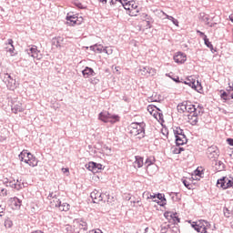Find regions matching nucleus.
<instances>
[{
  "label": "nucleus",
  "mask_w": 233,
  "mask_h": 233,
  "mask_svg": "<svg viewBox=\"0 0 233 233\" xmlns=\"http://www.w3.org/2000/svg\"><path fill=\"white\" fill-rule=\"evenodd\" d=\"M197 33L199 34V35H201L203 37V39H205V35H205V33H203L199 30H198Z\"/></svg>",
  "instance_id": "864d4df0"
},
{
  "label": "nucleus",
  "mask_w": 233,
  "mask_h": 233,
  "mask_svg": "<svg viewBox=\"0 0 233 233\" xmlns=\"http://www.w3.org/2000/svg\"><path fill=\"white\" fill-rule=\"evenodd\" d=\"M87 169L90 170V172H93V174H97L100 170H103V165L95 162H89L87 165Z\"/></svg>",
  "instance_id": "f3484780"
},
{
  "label": "nucleus",
  "mask_w": 233,
  "mask_h": 233,
  "mask_svg": "<svg viewBox=\"0 0 233 233\" xmlns=\"http://www.w3.org/2000/svg\"><path fill=\"white\" fill-rule=\"evenodd\" d=\"M204 42L206 46H208V48H210V50H214V46H212V43L210 42V40L207 38V35H204Z\"/></svg>",
  "instance_id": "c9c22d12"
},
{
  "label": "nucleus",
  "mask_w": 233,
  "mask_h": 233,
  "mask_svg": "<svg viewBox=\"0 0 233 233\" xmlns=\"http://www.w3.org/2000/svg\"><path fill=\"white\" fill-rule=\"evenodd\" d=\"M74 231H72V226H66V230L69 233H79L81 232V230H86L87 226H86V222L85 221H76L74 224Z\"/></svg>",
  "instance_id": "6e6552de"
},
{
  "label": "nucleus",
  "mask_w": 233,
  "mask_h": 233,
  "mask_svg": "<svg viewBox=\"0 0 233 233\" xmlns=\"http://www.w3.org/2000/svg\"><path fill=\"white\" fill-rule=\"evenodd\" d=\"M221 99H224V101H227L229 99L230 95H228V92L223 91L222 94L220 95Z\"/></svg>",
  "instance_id": "ea45409f"
},
{
  "label": "nucleus",
  "mask_w": 233,
  "mask_h": 233,
  "mask_svg": "<svg viewBox=\"0 0 233 233\" xmlns=\"http://www.w3.org/2000/svg\"><path fill=\"white\" fill-rule=\"evenodd\" d=\"M133 207H143L141 198H137V200L133 201Z\"/></svg>",
  "instance_id": "79ce46f5"
},
{
  "label": "nucleus",
  "mask_w": 233,
  "mask_h": 233,
  "mask_svg": "<svg viewBox=\"0 0 233 233\" xmlns=\"http://www.w3.org/2000/svg\"><path fill=\"white\" fill-rule=\"evenodd\" d=\"M163 14H164V15H166L167 19H169V21H172V23H173V25H175V26H179V22L176 18H174L173 16H170L165 13H163Z\"/></svg>",
  "instance_id": "473e14b6"
},
{
  "label": "nucleus",
  "mask_w": 233,
  "mask_h": 233,
  "mask_svg": "<svg viewBox=\"0 0 233 233\" xmlns=\"http://www.w3.org/2000/svg\"><path fill=\"white\" fill-rule=\"evenodd\" d=\"M129 134L133 137L136 136H141L142 137H145V128L143 127V125L139 123H132L129 127Z\"/></svg>",
  "instance_id": "20e7f679"
},
{
  "label": "nucleus",
  "mask_w": 233,
  "mask_h": 233,
  "mask_svg": "<svg viewBox=\"0 0 233 233\" xmlns=\"http://www.w3.org/2000/svg\"><path fill=\"white\" fill-rule=\"evenodd\" d=\"M188 114H196V113H198V109L196 108V106H194L193 104L191 103H187V111Z\"/></svg>",
  "instance_id": "bb28decb"
},
{
  "label": "nucleus",
  "mask_w": 233,
  "mask_h": 233,
  "mask_svg": "<svg viewBox=\"0 0 233 233\" xmlns=\"http://www.w3.org/2000/svg\"><path fill=\"white\" fill-rule=\"evenodd\" d=\"M147 198V199H152L154 201V199H156V195H151L150 192L146 191L143 193V197Z\"/></svg>",
  "instance_id": "e433bc0d"
},
{
  "label": "nucleus",
  "mask_w": 233,
  "mask_h": 233,
  "mask_svg": "<svg viewBox=\"0 0 233 233\" xmlns=\"http://www.w3.org/2000/svg\"><path fill=\"white\" fill-rule=\"evenodd\" d=\"M98 119L103 121V123H111V125H114L115 123H119L121 117L118 115H112L108 111H102L98 115Z\"/></svg>",
  "instance_id": "7ed1b4c3"
},
{
  "label": "nucleus",
  "mask_w": 233,
  "mask_h": 233,
  "mask_svg": "<svg viewBox=\"0 0 233 233\" xmlns=\"http://www.w3.org/2000/svg\"><path fill=\"white\" fill-rule=\"evenodd\" d=\"M28 54L31 56V57H34V59H36L37 61H41V59H43V54H41V51L37 49V46H32Z\"/></svg>",
  "instance_id": "2eb2a0df"
},
{
  "label": "nucleus",
  "mask_w": 233,
  "mask_h": 233,
  "mask_svg": "<svg viewBox=\"0 0 233 233\" xmlns=\"http://www.w3.org/2000/svg\"><path fill=\"white\" fill-rule=\"evenodd\" d=\"M32 233H44V232L41 230H35V231H33Z\"/></svg>",
  "instance_id": "bf43d9fd"
},
{
  "label": "nucleus",
  "mask_w": 233,
  "mask_h": 233,
  "mask_svg": "<svg viewBox=\"0 0 233 233\" xmlns=\"http://www.w3.org/2000/svg\"><path fill=\"white\" fill-rule=\"evenodd\" d=\"M120 4L125 8V10H127L129 13V15L136 16L137 14H139V5L136 1H120Z\"/></svg>",
  "instance_id": "f03ea898"
},
{
  "label": "nucleus",
  "mask_w": 233,
  "mask_h": 233,
  "mask_svg": "<svg viewBox=\"0 0 233 233\" xmlns=\"http://www.w3.org/2000/svg\"><path fill=\"white\" fill-rule=\"evenodd\" d=\"M227 142L228 143V145H230L231 147H233V138H228Z\"/></svg>",
  "instance_id": "603ef678"
},
{
  "label": "nucleus",
  "mask_w": 233,
  "mask_h": 233,
  "mask_svg": "<svg viewBox=\"0 0 233 233\" xmlns=\"http://www.w3.org/2000/svg\"><path fill=\"white\" fill-rule=\"evenodd\" d=\"M4 79L5 80L6 86L9 90H15V88H17L15 79L12 78L10 75L5 74Z\"/></svg>",
  "instance_id": "4468645a"
},
{
  "label": "nucleus",
  "mask_w": 233,
  "mask_h": 233,
  "mask_svg": "<svg viewBox=\"0 0 233 233\" xmlns=\"http://www.w3.org/2000/svg\"><path fill=\"white\" fill-rule=\"evenodd\" d=\"M191 227H193L197 232L205 233L208 228H210V223L205 220H198L197 222H193Z\"/></svg>",
  "instance_id": "0eeeda50"
},
{
  "label": "nucleus",
  "mask_w": 233,
  "mask_h": 233,
  "mask_svg": "<svg viewBox=\"0 0 233 233\" xmlns=\"http://www.w3.org/2000/svg\"><path fill=\"white\" fill-rule=\"evenodd\" d=\"M224 216H225V218H232L233 217V210L228 208H224Z\"/></svg>",
  "instance_id": "72a5a7b5"
},
{
  "label": "nucleus",
  "mask_w": 233,
  "mask_h": 233,
  "mask_svg": "<svg viewBox=\"0 0 233 233\" xmlns=\"http://www.w3.org/2000/svg\"><path fill=\"white\" fill-rule=\"evenodd\" d=\"M107 201L108 203H113V201H115L114 197L110 198V196H108Z\"/></svg>",
  "instance_id": "6e6d98bb"
},
{
  "label": "nucleus",
  "mask_w": 233,
  "mask_h": 233,
  "mask_svg": "<svg viewBox=\"0 0 233 233\" xmlns=\"http://www.w3.org/2000/svg\"><path fill=\"white\" fill-rule=\"evenodd\" d=\"M176 143L178 146L187 144V136H185V133L176 137Z\"/></svg>",
  "instance_id": "a878e982"
},
{
  "label": "nucleus",
  "mask_w": 233,
  "mask_h": 233,
  "mask_svg": "<svg viewBox=\"0 0 233 233\" xmlns=\"http://www.w3.org/2000/svg\"><path fill=\"white\" fill-rule=\"evenodd\" d=\"M183 83L184 85H188V86H191V88H194V90H196L199 94L203 92V86H201V83H199V81H197L194 76H188Z\"/></svg>",
  "instance_id": "39448f33"
},
{
  "label": "nucleus",
  "mask_w": 233,
  "mask_h": 233,
  "mask_svg": "<svg viewBox=\"0 0 233 233\" xmlns=\"http://www.w3.org/2000/svg\"><path fill=\"white\" fill-rule=\"evenodd\" d=\"M155 203H157L160 207H165L167 205V199L163 194L156 195V199H154Z\"/></svg>",
  "instance_id": "412c9836"
},
{
  "label": "nucleus",
  "mask_w": 233,
  "mask_h": 233,
  "mask_svg": "<svg viewBox=\"0 0 233 233\" xmlns=\"http://www.w3.org/2000/svg\"><path fill=\"white\" fill-rule=\"evenodd\" d=\"M173 81H175V83H181V81L179 80V76H176L172 78Z\"/></svg>",
  "instance_id": "8fccbe9b"
},
{
  "label": "nucleus",
  "mask_w": 233,
  "mask_h": 233,
  "mask_svg": "<svg viewBox=\"0 0 233 233\" xmlns=\"http://www.w3.org/2000/svg\"><path fill=\"white\" fill-rule=\"evenodd\" d=\"M3 216H5L4 212H0V218H3Z\"/></svg>",
  "instance_id": "052dcab7"
},
{
  "label": "nucleus",
  "mask_w": 233,
  "mask_h": 233,
  "mask_svg": "<svg viewBox=\"0 0 233 233\" xmlns=\"http://www.w3.org/2000/svg\"><path fill=\"white\" fill-rule=\"evenodd\" d=\"M90 196L93 203H101V201H103V194L97 189H95L93 192H91Z\"/></svg>",
  "instance_id": "aec40b11"
},
{
  "label": "nucleus",
  "mask_w": 233,
  "mask_h": 233,
  "mask_svg": "<svg viewBox=\"0 0 233 233\" xmlns=\"http://www.w3.org/2000/svg\"><path fill=\"white\" fill-rule=\"evenodd\" d=\"M19 159L29 167H37V163H39V160L26 149L19 154Z\"/></svg>",
  "instance_id": "f257e3e1"
},
{
  "label": "nucleus",
  "mask_w": 233,
  "mask_h": 233,
  "mask_svg": "<svg viewBox=\"0 0 233 233\" xmlns=\"http://www.w3.org/2000/svg\"><path fill=\"white\" fill-rule=\"evenodd\" d=\"M135 168H141L143 167V165H145L144 161H143V157L140 156H137L135 157V161L133 163Z\"/></svg>",
  "instance_id": "b1692460"
},
{
  "label": "nucleus",
  "mask_w": 233,
  "mask_h": 233,
  "mask_svg": "<svg viewBox=\"0 0 233 233\" xmlns=\"http://www.w3.org/2000/svg\"><path fill=\"white\" fill-rule=\"evenodd\" d=\"M21 205H23V201H21L17 197H14L9 199V207L12 210H20Z\"/></svg>",
  "instance_id": "ddd939ff"
},
{
  "label": "nucleus",
  "mask_w": 233,
  "mask_h": 233,
  "mask_svg": "<svg viewBox=\"0 0 233 233\" xmlns=\"http://www.w3.org/2000/svg\"><path fill=\"white\" fill-rule=\"evenodd\" d=\"M0 196H7L6 189L0 187Z\"/></svg>",
  "instance_id": "c03bdc74"
},
{
  "label": "nucleus",
  "mask_w": 233,
  "mask_h": 233,
  "mask_svg": "<svg viewBox=\"0 0 233 233\" xmlns=\"http://www.w3.org/2000/svg\"><path fill=\"white\" fill-rule=\"evenodd\" d=\"M6 45V51L10 54V56H15L14 51L15 50V47L14 46V40L8 39Z\"/></svg>",
  "instance_id": "393cba45"
},
{
  "label": "nucleus",
  "mask_w": 233,
  "mask_h": 233,
  "mask_svg": "<svg viewBox=\"0 0 233 233\" xmlns=\"http://www.w3.org/2000/svg\"><path fill=\"white\" fill-rule=\"evenodd\" d=\"M147 112L157 119V121H163V114L159 112V109L156 106L149 105L147 106Z\"/></svg>",
  "instance_id": "9d476101"
},
{
  "label": "nucleus",
  "mask_w": 233,
  "mask_h": 233,
  "mask_svg": "<svg viewBox=\"0 0 233 233\" xmlns=\"http://www.w3.org/2000/svg\"><path fill=\"white\" fill-rule=\"evenodd\" d=\"M175 63L177 65H183L187 61V55L182 52H177L173 57Z\"/></svg>",
  "instance_id": "6ab92c4d"
},
{
  "label": "nucleus",
  "mask_w": 233,
  "mask_h": 233,
  "mask_svg": "<svg viewBox=\"0 0 233 233\" xmlns=\"http://www.w3.org/2000/svg\"><path fill=\"white\" fill-rule=\"evenodd\" d=\"M58 208L61 212H68V210H70V204L68 203L61 204L60 202V206H58Z\"/></svg>",
  "instance_id": "c756f323"
},
{
  "label": "nucleus",
  "mask_w": 233,
  "mask_h": 233,
  "mask_svg": "<svg viewBox=\"0 0 233 233\" xmlns=\"http://www.w3.org/2000/svg\"><path fill=\"white\" fill-rule=\"evenodd\" d=\"M183 185L188 188V190H192V184L185 178H182Z\"/></svg>",
  "instance_id": "4c0bfd02"
},
{
  "label": "nucleus",
  "mask_w": 233,
  "mask_h": 233,
  "mask_svg": "<svg viewBox=\"0 0 233 233\" xmlns=\"http://www.w3.org/2000/svg\"><path fill=\"white\" fill-rule=\"evenodd\" d=\"M75 6H76V8H80L83 9L86 6V5L81 3L80 1H76L74 3Z\"/></svg>",
  "instance_id": "a19ab883"
},
{
  "label": "nucleus",
  "mask_w": 233,
  "mask_h": 233,
  "mask_svg": "<svg viewBox=\"0 0 233 233\" xmlns=\"http://www.w3.org/2000/svg\"><path fill=\"white\" fill-rule=\"evenodd\" d=\"M63 174H68L70 170L68 168H62Z\"/></svg>",
  "instance_id": "5fc2aeb1"
},
{
  "label": "nucleus",
  "mask_w": 233,
  "mask_h": 233,
  "mask_svg": "<svg viewBox=\"0 0 233 233\" xmlns=\"http://www.w3.org/2000/svg\"><path fill=\"white\" fill-rule=\"evenodd\" d=\"M66 23L69 26H75V25H81V23H83V18L77 16V15H70L69 13L66 15Z\"/></svg>",
  "instance_id": "1a4fd4ad"
},
{
  "label": "nucleus",
  "mask_w": 233,
  "mask_h": 233,
  "mask_svg": "<svg viewBox=\"0 0 233 233\" xmlns=\"http://www.w3.org/2000/svg\"><path fill=\"white\" fill-rule=\"evenodd\" d=\"M47 199L50 202L51 208H57L61 205V200L56 196H54L53 194H49V196L47 197Z\"/></svg>",
  "instance_id": "dca6fc26"
},
{
  "label": "nucleus",
  "mask_w": 233,
  "mask_h": 233,
  "mask_svg": "<svg viewBox=\"0 0 233 233\" xmlns=\"http://www.w3.org/2000/svg\"><path fill=\"white\" fill-rule=\"evenodd\" d=\"M173 132H174L175 137H177V136H182L184 134L183 129H181V127H175L173 128Z\"/></svg>",
  "instance_id": "2f4dec72"
},
{
  "label": "nucleus",
  "mask_w": 233,
  "mask_h": 233,
  "mask_svg": "<svg viewBox=\"0 0 233 233\" xmlns=\"http://www.w3.org/2000/svg\"><path fill=\"white\" fill-rule=\"evenodd\" d=\"M229 97H231V99H233V90H227Z\"/></svg>",
  "instance_id": "3c124183"
},
{
  "label": "nucleus",
  "mask_w": 233,
  "mask_h": 233,
  "mask_svg": "<svg viewBox=\"0 0 233 233\" xmlns=\"http://www.w3.org/2000/svg\"><path fill=\"white\" fill-rule=\"evenodd\" d=\"M147 173L149 176H154L157 172V166L156 165V159L148 157L145 162Z\"/></svg>",
  "instance_id": "423d86ee"
},
{
  "label": "nucleus",
  "mask_w": 233,
  "mask_h": 233,
  "mask_svg": "<svg viewBox=\"0 0 233 233\" xmlns=\"http://www.w3.org/2000/svg\"><path fill=\"white\" fill-rule=\"evenodd\" d=\"M229 21H231V23H233V14L229 15Z\"/></svg>",
  "instance_id": "4d7b16f0"
},
{
  "label": "nucleus",
  "mask_w": 233,
  "mask_h": 233,
  "mask_svg": "<svg viewBox=\"0 0 233 233\" xmlns=\"http://www.w3.org/2000/svg\"><path fill=\"white\" fill-rule=\"evenodd\" d=\"M64 41L65 38H63V36H56L52 39V45H54V46H56V48H61Z\"/></svg>",
  "instance_id": "5701e85b"
},
{
  "label": "nucleus",
  "mask_w": 233,
  "mask_h": 233,
  "mask_svg": "<svg viewBox=\"0 0 233 233\" xmlns=\"http://www.w3.org/2000/svg\"><path fill=\"white\" fill-rule=\"evenodd\" d=\"M89 233H103V231H101V229H93L90 230Z\"/></svg>",
  "instance_id": "de8ad7c7"
},
{
  "label": "nucleus",
  "mask_w": 233,
  "mask_h": 233,
  "mask_svg": "<svg viewBox=\"0 0 233 233\" xmlns=\"http://www.w3.org/2000/svg\"><path fill=\"white\" fill-rule=\"evenodd\" d=\"M217 187L223 188L224 190H226V188H233V181L228 179V177H224L218 180Z\"/></svg>",
  "instance_id": "9b49d317"
},
{
  "label": "nucleus",
  "mask_w": 233,
  "mask_h": 233,
  "mask_svg": "<svg viewBox=\"0 0 233 233\" xmlns=\"http://www.w3.org/2000/svg\"><path fill=\"white\" fill-rule=\"evenodd\" d=\"M140 71L142 76H148V72L145 69V67H143Z\"/></svg>",
  "instance_id": "a18cd8bd"
},
{
  "label": "nucleus",
  "mask_w": 233,
  "mask_h": 233,
  "mask_svg": "<svg viewBox=\"0 0 233 233\" xmlns=\"http://www.w3.org/2000/svg\"><path fill=\"white\" fill-rule=\"evenodd\" d=\"M194 177H192V179H198V177H201V176H203V173L201 172V169H199V167H198L193 174Z\"/></svg>",
  "instance_id": "f704fd0d"
},
{
  "label": "nucleus",
  "mask_w": 233,
  "mask_h": 233,
  "mask_svg": "<svg viewBox=\"0 0 233 233\" xmlns=\"http://www.w3.org/2000/svg\"><path fill=\"white\" fill-rule=\"evenodd\" d=\"M99 83V79L97 77H92L90 79V84L91 85H97Z\"/></svg>",
  "instance_id": "37998d69"
},
{
  "label": "nucleus",
  "mask_w": 233,
  "mask_h": 233,
  "mask_svg": "<svg viewBox=\"0 0 233 233\" xmlns=\"http://www.w3.org/2000/svg\"><path fill=\"white\" fill-rule=\"evenodd\" d=\"M181 151H183V148H175L174 154H181Z\"/></svg>",
  "instance_id": "49530a36"
},
{
  "label": "nucleus",
  "mask_w": 233,
  "mask_h": 233,
  "mask_svg": "<svg viewBox=\"0 0 233 233\" xmlns=\"http://www.w3.org/2000/svg\"><path fill=\"white\" fill-rule=\"evenodd\" d=\"M188 102H183L177 106L178 112H187Z\"/></svg>",
  "instance_id": "7c9ffc66"
},
{
  "label": "nucleus",
  "mask_w": 233,
  "mask_h": 233,
  "mask_svg": "<svg viewBox=\"0 0 233 233\" xmlns=\"http://www.w3.org/2000/svg\"><path fill=\"white\" fill-rule=\"evenodd\" d=\"M227 90H233V81L228 83V86Z\"/></svg>",
  "instance_id": "09e8293b"
},
{
  "label": "nucleus",
  "mask_w": 233,
  "mask_h": 233,
  "mask_svg": "<svg viewBox=\"0 0 233 233\" xmlns=\"http://www.w3.org/2000/svg\"><path fill=\"white\" fill-rule=\"evenodd\" d=\"M198 116H199L198 113H191L187 115V120L190 125H198Z\"/></svg>",
  "instance_id": "4be33fe9"
},
{
  "label": "nucleus",
  "mask_w": 233,
  "mask_h": 233,
  "mask_svg": "<svg viewBox=\"0 0 233 233\" xmlns=\"http://www.w3.org/2000/svg\"><path fill=\"white\" fill-rule=\"evenodd\" d=\"M161 232H162V233H166V232H167V228H161Z\"/></svg>",
  "instance_id": "13d9d810"
},
{
  "label": "nucleus",
  "mask_w": 233,
  "mask_h": 233,
  "mask_svg": "<svg viewBox=\"0 0 233 233\" xmlns=\"http://www.w3.org/2000/svg\"><path fill=\"white\" fill-rule=\"evenodd\" d=\"M164 217L166 218V219H168L169 223H173V225H177V223H179L180 221L177 213L167 211L164 213Z\"/></svg>",
  "instance_id": "f8f14e48"
},
{
  "label": "nucleus",
  "mask_w": 233,
  "mask_h": 233,
  "mask_svg": "<svg viewBox=\"0 0 233 233\" xmlns=\"http://www.w3.org/2000/svg\"><path fill=\"white\" fill-rule=\"evenodd\" d=\"M143 137L140 135V137Z\"/></svg>",
  "instance_id": "680f3d73"
},
{
  "label": "nucleus",
  "mask_w": 233,
  "mask_h": 233,
  "mask_svg": "<svg viewBox=\"0 0 233 233\" xmlns=\"http://www.w3.org/2000/svg\"><path fill=\"white\" fill-rule=\"evenodd\" d=\"M11 110L14 114H19V112L25 110V107L23 106V102L16 100L13 103Z\"/></svg>",
  "instance_id": "a211bd4d"
},
{
  "label": "nucleus",
  "mask_w": 233,
  "mask_h": 233,
  "mask_svg": "<svg viewBox=\"0 0 233 233\" xmlns=\"http://www.w3.org/2000/svg\"><path fill=\"white\" fill-rule=\"evenodd\" d=\"M14 226V222H12L11 219H5V228H12V227Z\"/></svg>",
  "instance_id": "58836bf2"
},
{
  "label": "nucleus",
  "mask_w": 233,
  "mask_h": 233,
  "mask_svg": "<svg viewBox=\"0 0 233 233\" xmlns=\"http://www.w3.org/2000/svg\"><path fill=\"white\" fill-rule=\"evenodd\" d=\"M82 74L84 76V77H90V76H94V69L86 66L83 71Z\"/></svg>",
  "instance_id": "cd10ccee"
},
{
  "label": "nucleus",
  "mask_w": 233,
  "mask_h": 233,
  "mask_svg": "<svg viewBox=\"0 0 233 233\" xmlns=\"http://www.w3.org/2000/svg\"><path fill=\"white\" fill-rule=\"evenodd\" d=\"M145 70H147V76H149L150 77H154V76L157 74V70H156V68L154 67L145 66Z\"/></svg>",
  "instance_id": "c85d7f7f"
}]
</instances>
